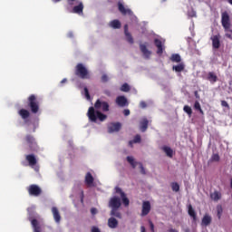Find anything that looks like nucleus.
I'll use <instances>...</instances> for the list:
<instances>
[{
  "mask_svg": "<svg viewBox=\"0 0 232 232\" xmlns=\"http://www.w3.org/2000/svg\"><path fill=\"white\" fill-rule=\"evenodd\" d=\"M87 116L89 118V121L91 122H97V119L101 121V122H104L106 119H108V116L99 111H95V108L90 107L87 112Z\"/></svg>",
  "mask_w": 232,
  "mask_h": 232,
  "instance_id": "obj_1",
  "label": "nucleus"
},
{
  "mask_svg": "<svg viewBox=\"0 0 232 232\" xmlns=\"http://www.w3.org/2000/svg\"><path fill=\"white\" fill-rule=\"evenodd\" d=\"M25 144L27 145V150L30 152H35L39 151V145L37 144V141L35 140V138L31 135L27 134L24 137Z\"/></svg>",
  "mask_w": 232,
  "mask_h": 232,
  "instance_id": "obj_2",
  "label": "nucleus"
},
{
  "mask_svg": "<svg viewBox=\"0 0 232 232\" xmlns=\"http://www.w3.org/2000/svg\"><path fill=\"white\" fill-rule=\"evenodd\" d=\"M27 106L31 111V113H39V100L35 94H31L27 98Z\"/></svg>",
  "mask_w": 232,
  "mask_h": 232,
  "instance_id": "obj_3",
  "label": "nucleus"
},
{
  "mask_svg": "<svg viewBox=\"0 0 232 232\" xmlns=\"http://www.w3.org/2000/svg\"><path fill=\"white\" fill-rule=\"evenodd\" d=\"M75 75L80 79H90V72L82 63H78L76 65Z\"/></svg>",
  "mask_w": 232,
  "mask_h": 232,
  "instance_id": "obj_4",
  "label": "nucleus"
},
{
  "mask_svg": "<svg viewBox=\"0 0 232 232\" xmlns=\"http://www.w3.org/2000/svg\"><path fill=\"white\" fill-rule=\"evenodd\" d=\"M27 191L31 197H39L43 193V189L39 185L32 184L27 188Z\"/></svg>",
  "mask_w": 232,
  "mask_h": 232,
  "instance_id": "obj_5",
  "label": "nucleus"
},
{
  "mask_svg": "<svg viewBox=\"0 0 232 232\" xmlns=\"http://www.w3.org/2000/svg\"><path fill=\"white\" fill-rule=\"evenodd\" d=\"M122 206V203L121 202V198L114 196L111 198L109 200V208H111V209H119Z\"/></svg>",
  "mask_w": 232,
  "mask_h": 232,
  "instance_id": "obj_6",
  "label": "nucleus"
},
{
  "mask_svg": "<svg viewBox=\"0 0 232 232\" xmlns=\"http://www.w3.org/2000/svg\"><path fill=\"white\" fill-rule=\"evenodd\" d=\"M95 110H101L102 111H110V104L108 102H101V100H97L94 103Z\"/></svg>",
  "mask_w": 232,
  "mask_h": 232,
  "instance_id": "obj_7",
  "label": "nucleus"
},
{
  "mask_svg": "<svg viewBox=\"0 0 232 232\" xmlns=\"http://www.w3.org/2000/svg\"><path fill=\"white\" fill-rule=\"evenodd\" d=\"M150 211H151V203L150 201H143L140 217H147V215H150Z\"/></svg>",
  "mask_w": 232,
  "mask_h": 232,
  "instance_id": "obj_8",
  "label": "nucleus"
},
{
  "mask_svg": "<svg viewBox=\"0 0 232 232\" xmlns=\"http://www.w3.org/2000/svg\"><path fill=\"white\" fill-rule=\"evenodd\" d=\"M221 23L223 28H231V22H229V14L227 12L222 13Z\"/></svg>",
  "mask_w": 232,
  "mask_h": 232,
  "instance_id": "obj_9",
  "label": "nucleus"
},
{
  "mask_svg": "<svg viewBox=\"0 0 232 232\" xmlns=\"http://www.w3.org/2000/svg\"><path fill=\"white\" fill-rule=\"evenodd\" d=\"M121 128H122V124H121V122H112L108 126V132L115 133L117 131H121Z\"/></svg>",
  "mask_w": 232,
  "mask_h": 232,
  "instance_id": "obj_10",
  "label": "nucleus"
},
{
  "mask_svg": "<svg viewBox=\"0 0 232 232\" xmlns=\"http://www.w3.org/2000/svg\"><path fill=\"white\" fill-rule=\"evenodd\" d=\"M140 50L141 53H143L145 59H150V57H151V51L148 50V45L146 44H140Z\"/></svg>",
  "mask_w": 232,
  "mask_h": 232,
  "instance_id": "obj_11",
  "label": "nucleus"
},
{
  "mask_svg": "<svg viewBox=\"0 0 232 232\" xmlns=\"http://www.w3.org/2000/svg\"><path fill=\"white\" fill-rule=\"evenodd\" d=\"M76 5H77L72 8V14H78V15L82 14L84 5L81 1H76Z\"/></svg>",
  "mask_w": 232,
  "mask_h": 232,
  "instance_id": "obj_12",
  "label": "nucleus"
},
{
  "mask_svg": "<svg viewBox=\"0 0 232 232\" xmlns=\"http://www.w3.org/2000/svg\"><path fill=\"white\" fill-rule=\"evenodd\" d=\"M107 226L110 227V229H117V227H119V220L113 217H111L107 221Z\"/></svg>",
  "mask_w": 232,
  "mask_h": 232,
  "instance_id": "obj_13",
  "label": "nucleus"
},
{
  "mask_svg": "<svg viewBox=\"0 0 232 232\" xmlns=\"http://www.w3.org/2000/svg\"><path fill=\"white\" fill-rule=\"evenodd\" d=\"M154 44H155L156 48H158V50H157L158 55H162V53H164V45H162V41L156 38V39H154Z\"/></svg>",
  "mask_w": 232,
  "mask_h": 232,
  "instance_id": "obj_14",
  "label": "nucleus"
},
{
  "mask_svg": "<svg viewBox=\"0 0 232 232\" xmlns=\"http://www.w3.org/2000/svg\"><path fill=\"white\" fill-rule=\"evenodd\" d=\"M25 160H27V162L31 168H34V166L37 165V158H35V155H34V154L26 155Z\"/></svg>",
  "mask_w": 232,
  "mask_h": 232,
  "instance_id": "obj_15",
  "label": "nucleus"
},
{
  "mask_svg": "<svg viewBox=\"0 0 232 232\" xmlns=\"http://www.w3.org/2000/svg\"><path fill=\"white\" fill-rule=\"evenodd\" d=\"M52 213H53L54 222H56V224H60L61 223V214L59 213V209L57 208V207L52 208Z\"/></svg>",
  "mask_w": 232,
  "mask_h": 232,
  "instance_id": "obj_16",
  "label": "nucleus"
},
{
  "mask_svg": "<svg viewBox=\"0 0 232 232\" xmlns=\"http://www.w3.org/2000/svg\"><path fill=\"white\" fill-rule=\"evenodd\" d=\"M116 104L121 108H124V106H128V99L125 96H118L116 98Z\"/></svg>",
  "mask_w": 232,
  "mask_h": 232,
  "instance_id": "obj_17",
  "label": "nucleus"
},
{
  "mask_svg": "<svg viewBox=\"0 0 232 232\" xmlns=\"http://www.w3.org/2000/svg\"><path fill=\"white\" fill-rule=\"evenodd\" d=\"M207 81H208L211 84H215L217 81H218V76L214 72H209L207 74Z\"/></svg>",
  "mask_w": 232,
  "mask_h": 232,
  "instance_id": "obj_18",
  "label": "nucleus"
},
{
  "mask_svg": "<svg viewBox=\"0 0 232 232\" xmlns=\"http://www.w3.org/2000/svg\"><path fill=\"white\" fill-rule=\"evenodd\" d=\"M211 41H212L213 48H215L216 50H218V48H220V36L214 35L211 37Z\"/></svg>",
  "mask_w": 232,
  "mask_h": 232,
  "instance_id": "obj_19",
  "label": "nucleus"
},
{
  "mask_svg": "<svg viewBox=\"0 0 232 232\" xmlns=\"http://www.w3.org/2000/svg\"><path fill=\"white\" fill-rule=\"evenodd\" d=\"M118 10L119 12H121V14H122V15H127V14L129 15H131V11L130 9H126V7H124V5H122V3L121 2L118 3Z\"/></svg>",
  "mask_w": 232,
  "mask_h": 232,
  "instance_id": "obj_20",
  "label": "nucleus"
},
{
  "mask_svg": "<svg viewBox=\"0 0 232 232\" xmlns=\"http://www.w3.org/2000/svg\"><path fill=\"white\" fill-rule=\"evenodd\" d=\"M188 213L189 217L193 219L194 222L197 221V212H195V209L193 208V206L191 204L188 205Z\"/></svg>",
  "mask_w": 232,
  "mask_h": 232,
  "instance_id": "obj_21",
  "label": "nucleus"
},
{
  "mask_svg": "<svg viewBox=\"0 0 232 232\" xmlns=\"http://www.w3.org/2000/svg\"><path fill=\"white\" fill-rule=\"evenodd\" d=\"M148 124H150V121L147 118H143L140 122V131L144 132L146 130H148Z\"/></svg>",
  "mask_w": 232,
  "mask_h": 232,
  "instance_id": "obj_22",
  "label": "nucleus"
},
{
  "mask_svg": "<svg viewBox=\"0 0 232 232\" xmlns=\"http://www.w3.org/2000/svg\"><path fill=\"white\" fill-rule=\"evenodd\" d=\"M18 115H20V117H22V119L24 121H26V119H28V117H30V111H28L26 109H21L18 111Z\"/></svg>",
  "mask_w": 232,
  "mask_h": 232,
  "instance_id": "obj_23",
  "label": "nucleus"
},
{
  "mask_svg": "<svg viewBox=\"0 0 232 232\" xmlns=\"http://www.w3.org/2000/svg\"><path fill=\"white\" fill-rule=\"evenodd\" d=\"M109 26L114 30H119L121 26V21L115 19L110 22Z\"/></svg>",
  "mask_w": 232,
  "mask_h": 232,
  "instance_id": "obj_24",
  "label": "nucleus"
},
{
  "mask_svg": "<svg viewBox=\"0 0 232 232\" xmlns=\"http://www.w3.org/2000/svg\"><path fill=\"white\" fill-rule=\"evenodd\" d=\"M210 198L214 200V202H218V200L222 198V193L218 191H214L210 194Z\"/></svg>",
  "mask_w": 232,
  "mask_h": 232,
  "instance_id": "obj_25",
  "label": "nucleus"
},
{
  "mask_svg": "<svg viewBox=\"0 0 232 232\" xmlns=\"http://www.w3.org/2000/svg\"><path fill=\"white\" fill-rule=\"evenodd\" d=\"M93 176L92 175L91 172H87L86 176H85V184H87V186H92V184H93Z\"/></svg>",
  "mask_w": 232,
  "mask_h": 232,
  "instance_id": "obj_26",
  "label": "nucleus"
},
{
  "mask_svg": "<svg viewBox=\"0 0 232 232\" xmlns=\"http://www.w3.org/2000/svg\"><path fill=\"white\" fill-rule=\"evenodd\" d=\"M31 224L34 232H41V227L39 226V221H37V219H32Z\"/></svg>",
  "mask_w": 232,
  "mask_h": 232,
  "instance_id": "obj_27",
  "label": "nucleus"
},
{
  "mask_svg": "<svg viewBox=\"0 0 232 232\" xmlns=\"http://www.w3.org/2000/svg\"><path fill=\"white\" fill-rule=\"evenodd\" d=\"M162 150L164 151V153H166L167 157H169V159L173 158V150L168 146H164L162 148Z\"/></svg>",
  "mask_w": 232,
  "mask_h": 232,
  "instance_id": "obj_28",
  "label": "nucleus"
},
{
  "mask_svg": "<svg viewBox=\"0 0 232 232\" xmlns=\"http://www.w3.org/2000/svg\"><path fill=\"white\" fill-rule=\"evenodd\" d=\"M117 209L118 208H111V213H110L111 217H113V218L116 217V218H122V214H121V212L117 211Z\"/></svg>",
  "mask_w": 232,
  "mask_h": 232,
  "instance_id": "obj_29",
  "label": "nucleus"
},
{
  "mask_svg": "<svg viewBox=\"0 0 232 232\" xmlns=\"http://www.w3.org/2000/svg\"><path fill=\"white\" fill-rule=\"evenodd\" d=\"M185 65L184 63H179L178 65H173L172 70L177 72H184Z\"/></svg>",
  "mask_w": 232,
  "mask_h": 232,
  "instance_id": "obj_30",
  "label": "nucleus"
},
{
  "mask_svg": "<svg viewBox=\"0 0 232 232\" xmlns=\"http://www.w3.org/2000/svg\"><path fill=\"white\" fill-rule=\"evenodd\" d=\"M170 61L172 63H180V61H182V58H180V54L174 53L170 56Z\"/></svg>",
  "mask_w": 232,
  "mask_h": 232,
  "instance_id": "obj_31",
  "label": "nucleus"
},
{
  "mask_svg": "<svg viewBox=\"0 0 232 232\" xmlns=\"http://www.w3.org/2000/svg\"><path fill=\"white\" fill-rule=\"evenodd\" d=\"M194 110H196V111H199V113H201V115H204V111H202V107L200 106V102H195Z\"/></svg>",
  "mask_w": 232,
  "mask_h": 232,
  "instance_id": "obj_32",
  "label": "nucleus"
},
{
  "mask_svg": "<svg viewBox=\"0 0 232 232\" xmlns=\"http://www.w3.org/2000/svg\"><path fill=\"white\" fill-rule=\"evenodd\" d=\"M183 111H185V113L188 114V117H191V115H193V110L188 105H185L183 107Z\"/></svg>",
  "mask_w": 232,
  "mask_h": 232,
  "instance_id": "obj_33",
  "label": "nucleus"
},
{
  "mask_svg": "<svg viewBox=\"0 0 232 232\" xmlns=\"http://www.w3.org/2000/svg\"><path fill=\"white\" fill-rule=\"evenodd\" d=\"M211 220H212L211 216L206 214L204 216V226H209V224H211Z\"/></svg>",
  "mask_w": 232,
  "mask_h": 232,
  "instance_id": "obj_34",
  "label": "nucleus"
},
{
  "mask_svg": "<svg viewBox=\"0 0 232 232\" xmlns=\"http://www.w3.org/2000/svg\"><path fill=\"white\" fill-rule=\"evenodd\" d=\"M125 37H126V41L130 44H133L134 41H133V36L131 35L130 33H125Z\"/></svg>",
  "mask_w": 232,
  "mask_h": 232,
  "instance_id": "obj_35",
  "label": "nucleus"
},
{
  "mask_svg": "<svg viewBox=\"0 0 232 232\" xmlns=\"http://www.w3.org/2000/svg\"><path fill=\"white\" fill-rule=\"evenodd\" d=\"M225 29V36L227 38V39H231L232 40V30H231V27H228V28H224Z\"/></svg>",
  "mask_w": 232,
  "mask_h": 232,
  "instance_id": "obj_36",
  "label": "nucleus"
},
{
  "mask_svg": "<svg viewBox=\"0 0 232 232\" xmlns=\"http://www.w3.org/2000/svg\"><path fill=\"white\" fill-rule=\"evenodd\" d=\"M171 188H172V191H175L176 193H178V191H180V186L177 182H173L171 184Z\"/></svg>",
  "mask_w": 232,
  "mask_h": 232,
  "instance_id": "obj_37",
  "label": "nucleus"
},
{
  "mask_svg": "<svg viewBox=\"0 0 232 232\" xmlns=\"http://www.w3.org/2000/svg\"><path fill=\"white\" fill-rule=\"evenodd\" d=\"M121 200L125 208H128V206H130V199L128 198V197H126V194L124 196H121Z\"/></svg>",
  "mask_w": 232,
  "mask_h": 232,
  "instance_id": "obj_38",
  "label": "nucleus"
},
{
  "mask_svg": "<svg viewBox=\"0 0 232 232\" xmlns=\"http://www.w3.org/2000/svg\"><path fill=\"white\" fill-rule=\"evenodd\" d=\"M224 209L222 208L221 205L217 206V213H218V218H220L222 217Z\"/></svg>",
  "mask_w": 232,
  "mask_h": 232,
  "instance_id": "obj_39",
  "label": "nucleus"
},
{
  "mask_svg": "<svg viewBox=\"0 0 232 232\" xmlns=\"http://www.w3.org/2000/svg\"><path fill=\"white\" fill-rule=\"evenodd\" d=\"M130 88L128 83H123L121 87V92H130Z\"/></svg>",
  "mask_w": 232,
  "mask_h": 232,
  "instance_id": "obj_40",
  "label": "nucleus"
},
{
  "mask_svg": "<svg viewBox=\"0 0 232 232\" xmlns=\"http://www.w3.org/2000/svg\"><path fill=\"white\" fill-rule=\"evenodd\" d=\"M188 17H197V12L193 8L188 10Z\"/></svg>",
  "mask_w": 232,
  "mask_h": 232,
  "instance_id": "obj_41",
  "label": "nucleus"
},
{
  "mask_svg": "<svg viewBox=\"0 0 232 232\" xmlns=\"http://www.w3.org/2000/svg\"><path fill=\"white\" fill-rule=\"evenodd\" d=\"M141 138L140 134H137L134 139L132 140L134 144H139L140 143Z\"/></svg>",
  "mask_w": 232,
  "mask_h": 232,
  "instance_id": "obj_42",
  "label": "nucleus"
},
{
  "mask_svg": "<svg viewBox=\"0 0 232 232\" xmlns=\"http://www.w3.org/2000/svg\"><path fill=\"white\" fill-rule=\"evenodd\" d=\"M116 193H119L121 195V197H124L126 195V193H124V191H122V189L119 187L115 188Z\"/></svg>",
  "mask_w": 232,
  "mask_h": 232,
  "instance_id": "obj_43",
  "label": "nucleus"
},
{
  "mask_svg": "<svg viewBox=\"0 0 232 232\" xmlns=\"http://www.w3.org/2000/svg\"><path fill=\"white\" fill-rule=\"evenodd\" d=\"M140 169V174L141 175H146V169H144V166L142 165L141 162H139Z\"/></svg>",
  "mask_w": 232,
  "mask_h": 232,
  "instance_id": "obj_44",
  "label": "nucleus"
},
{
  "mask_svg": "<svg viewBox=\"0 0 232 232\" xmlns=\"http://www.w3.org/2000/svg\"><path fill=\"white\" fill-rule=\"evenodd\" d=\"M53 3H61V1L63 0H52ZM68 5H70L72 6V5H73V3H75V0H67Z\"/></svg>",
  "mask_w": 232,
  "mask_h": 232,
  "instance_id": "obj_45",
  "label": "nucleus"
},
{
  "mask_svg": "<svg viewBox=\"0 0 232 232\" xmlns=\"http://www.w3.org/2000/svg\"><path fill=\"white\" fill-rule=\"evenodd\" d=\"M149 225L150 227V231L155 232V225L153 224V221H151V219H149Z\"/></svg>",
  "mask_w": 232,
  "mask_h": 232,
  "instance_id": "obj_46",
  "label": "nucleus"
},
{
  "mask_svg": "<svg viewBox=\"0 0 232 232\" xmlns=\"http://www.w3.org/2000/svg\"><path fill=\"white\" fill-rule=\"evenodd\" d=\"M221 106L229 110V103H227L226 101H221Z\"/></svg>",
  "mask_w": 232,
  "mask_h": 232,
  "instance_id": "obj_47",
  "label": "nucleus"
},
{
  "mask_svg": "<svg viewBox=\"0 0 232 232\" xmlns=\"http://www.w3.org/2000/svg\"><path fill=\"white\" fill-rule=\"evenodd\" d=\"M212 160H214L215 162H218L220 160V156H218V154H214L212 156Z\"/></svg>",
  "mask_w": 232,
  "mask_h": 232,
  "instance_id": "obj_48",
  "label": "nucleus"
},
{
  "mask_svg": "<svg viewBox=\"0 0 232 232\" xmlns=\"http://www.w3.org/2000/svg\"><path fill=\"white\" fill-rule=\"evenodd\" d=\"M127 161L129 162V164H133L135 162V160L133 159V157L131 156H128L127 157Z\"/></svg>",
  "mask_w": 232,
  "mask_h": 232,
  "instance_id": "obj_49",
  "label": "nucleus"
},
{
  "mask_svg": "<svg viewBox=\"0 0 232 232\" xmlns=\"http://www.w3.org/2000/svg\"><path fill=\"white\" fill-rule=\"evenodd\" d=\"M84 93H85L86 99L90 101V91H88L86 87H84Z\"/></svg>",
  "mask_w": 232,
  "mask_h": 232,
  "instance_id": "obj_50",
  "label": "nucleus"
},
{
  "mask_svg": "<svg viewBox=\"0 0 232 232\" xmlns=\"http://www.w3.org/2000/svg\"><path fill=\"white\" fill-rule=\"evenodd\" d=\"M109 78L106 74H102V82H108Z\"/></svg>",
  "mask_w": 232,
  "mask_h": 232,
  "instance_id": "obj_51",
  "label": "nucleus"
},
{
  "mask_svg": "<svg viewBox=\"0 0 232 232\" xmlns=\"http://www.w3.org/2000/svg\"><path fill=\"white\" fill-rule=\"evenodd\" d=\"M80 198H81L82 204H83L84 203V190L81 191Z\"/></svg>",
  "mask_w": 232,
  "mask_h": 232,
  "instance_id": "obj_52",
  "label": "nucleus"
},
{
  "mask_svg": "<svg viewBox=\"0 0 232 232\" xmlns=\"http://www.w3.org/2000/svg\"><path fill=\"white\" fill-rule=\"evenodd\" d=\"M123 115H125V117H128V115H130V110L129 109H125L123 111Z\"/></svg>",
  "mask_w": 232,
  "mask_h": 232,
  "instance_id": "obj_53",
  "label": "nucleus"
},
{
  "mask_svg": "<svg viewBox=\"0 0 232 232\" xmlns=\"http://www.w3.org/2000/svg\"><path fill=\"white\" fill-rule=\"evenodd\" d=\"M91 213H92V215H97V208H92L91 209Z\"/></svg>",
  "mask_w": 232,
  "mask_h": 232,
  "instance_id": "obj_54",
  "label": "nucleus"
},
{
  "mask_svg": "<svg viewBox=\"0 0 232 232\" xmlns=\"http://www.w3.org/2000/svg\"><path fill=\"white\" fill-rule=\"evenodd\" d=\"M124 34H130L128 24L124 25Z\"/></svg>",
  "mask_w": 232,
  "mask_h": 232,
  "instance_id": "obj_55",
  "label": "nucleus"
},
{
  "mask_svg": "<svg viewBox=\"0 0 232 232\" xmlns=\"http://www.w3.org/2000/svg\"><path fill=\"white\" fill-rule=\"evenodd\" d=\"M104 94L110 97L111 95V92L110 90H105Z\"/></svg>",
  "mask_w": 232,
  "mask_h": 232,
  "instance_id": "obj_56",
  "label": "nucleus"
},
{
  "mask_svg": "<svg viewBox=\"0 0 232 232\" xmlns=\"http://www.w3.org/2000/svg\"><path fill=\"white\" fill-rule=\"evenodd\" d=\"M140 108H146L147 106L146 102H140Z\"/></svg>",
  "mask_w": 232,
  "mask_h": 232,
  "instance_id": "obj_57",
  "label": "nucleus"
},
{
  "mask_svg": "<svg viewBox=\"0 0 232 232\" xmlns=\"http://www.w3.org/2000/svg\"><path fill=\"white\" fill-rule=\"evenodd\" d=\"M137 164H139V162L134 161L130 166L135 169V168H137Z\"/></svg>",
  "mask_w": 232,
  "mask_h": 232,
  "instance_id": "obj_58",
  "label": "nucleus"
},
{
  "mask_svg": "<svg viewBox=\"0 0 232 232\" xmlns=\"http://www.w3.org/2000/svg\"><path fill=\"white\" fill-rule=\"evenodd\" d=\"M67 37L72 39L73 37V33L72 32L68 33Z\"/></svg>",
  "mask_w": 232,
  "mask_h": 232,
  "instance_id": "obj_59",
  "label": "nucleus"
},
{
  "mask_svg": "<svg viewBox=\"0 0 232 232\" xmlns=\"http://www.w3.org/2000/svg\"><path fill=\"white\" fill-rule=\"evenodd\" d=\"M133 144H135V143L133 142V140L129 141V146H130V148H133Z\"/></svg>",
  "mask_w": 232,
  "mask_h": 232,
  "instance_id": "obj_60",
  "label": "nucleus"
},
{
  "mask_svg": "<svg viewBox=\"0 0 232 232\" xmlns=\"http://www.w3.org/2000/svg\"><path fill=\"white\" fill-rule=\"evenodd\" d=\"M140 231H141V232H146V227H145L144 226H141V227H140Z\"/></svg>",
  "mask_w": 232,
  "mask_h": 232,
  "instance_id": "obj_61",
  "label": "nucleus"
},
{
  "mask_svg": "<svg viewBox=\"0 0 232 232\" xmlns=\"http://www.w3.org/2000/svg\"><path fill=\"white\" fill-rule=\"evenodd\" d=\"M68 82V80L66 79V78H64V79H63L62 81H61V84H64V82Z\"/></svg>",
  "mask_w": 232,
  "mask_h": 232,
  "instance_id": "obj_62",
  "label": "nucleus"
},
{
  "mask_svg": "<svg viewBox=\"0 0 232 232\" xmlns=\"http://www.w3.org/2000/svg\"><path fill=\"white\" fill-rule=\"evenodd\" d=\"M169 232H179V230H177L175 228H170V229H169Z\"/></svg>",
  "mask_w": 232,
  "mask_h": 232,
  "instance_id": "obj_63",
  "label": "nucleus"
},
{
  "mask_svg": "<svg viewBox=\"0 0 232 232\" xmlns=\"http://www.w3.org/2000/svg\"><path fill=\"white\" fill-rule=\"evenodd\" d=\"M229 5H232V0H228Z\"/></svg>",
  "mask_w": 232,
  "mask_h": 232,
  "instance_id": "obj_64",
  "label": "nucleus"
}]
</instances>
